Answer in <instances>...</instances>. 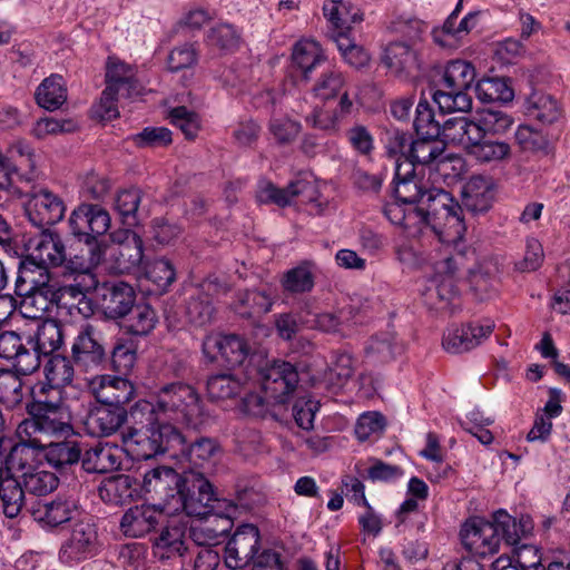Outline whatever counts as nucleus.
I'll return each instance as SVG.
<instances>
[{
  "mask_svg": "<svg viewBox=\"0 0 570 570\" xmlns=\"http://www.w3.org/2000/svg\"><path fill=\"white\" fill-rule=\"evenodd\" d=\"M32 514L45 527L57 528L79 514V504L72 497L59 494L50 501L38 503Z\"/></svg>",
  "mask_w": 570,
  "mask_h": 570,
  "instance_id": "25",
  "label": "nucleus"
},
{
  "mask_svg": "<svg viewBox=\"0 0 570 570\" xmlns=\"http://www.w3.org/2000/svg\"><path fill=\"white\" fill-rule=\"evenodd\" d=\"M121 463V450L115 444L98 443L82 452L81 468L88 473L116 471Z\"/></svg>",
  "mask_w": 570,
  "mask_h": 570,
  "instance_id": "33",
  "label": "nucleus"
},
{
  "mask_svg": "<svg viewBox=\"0 0 570 570\" xmlns=\"http://www.w3.org/2000/svg\"><path fill=\"white\" fill-rule=\"evenodd\" d=\"M314 188V185L308 179H295L291 181L285 188H278L276 185L268 180H261L256 190V199L261 204H275L279 207H286L292 204V200Z\"/></svg>",
  "mask_w": 570,
  "mask_h": 570,
  "instance_id": "32",
  "label": "nucleus"
},
{
  "mask_svg": "<svg viewBox=\"0 0 570 570\" xmlns=\"http://www.w3.org/2000/svg\"><path fill=\"white\" fill-rule=\"evenodd\" d=\"M89 390L97 403L112 407H126L136 393V387L129 380L108 374L92 377Z\"/></svg>",
  "mask_w": 570,
  "mask_h": 570,
  "instance_id": "18",
  "label": "nucleus"
},
{
  "mask_svg": "<svg viewBox=\"0 0 570 570\" xmlns=\"http://www.w3.org/2000/svg\"><path fill=\"white\" fill-rule=\"evenodd\" d=\"M462 213L463 208L458 203L456 209L450 206L421 224L431 227L442 243H456L466 230Z\"/></svg>",
  "mask_w": 570,
  "mask_h": 570,
  "instance_id": "31",
  "label": "nucleus"
},
{
  "mask_svg": "<svg viewBox=\"0 0 570 570\" xmlns=\"http://www.w3.org/2000/svg\"><path fill=\"white\" fill-rule=\"evenodd\" d=\"M184 483V471L177 473L169 466H157L145 472L141 489L151 500L171 511Z\"/></svg>",
  "mask_w": 570,
  "mask_h": 570,
  "instance_id": "12",
  "label": "nucleus"
},
{
  "mask_svg": "<svg viewBox=\"0 0 570 570\" xmlns=\"http://www.w3.org/2000/svg\"><path fill=\"white\" fill-rule=\"evenodd\" d=\"M36 100L47 110H56L67 100V89L61 76L51 75L37 88Z\"/></svg>",
  "mask_w": 570,
  "mask_h": 570,
  "instance_id": "52",
  "label": "nucleus"
},
{
  "mask_svg": "<svg viewBox=\"0 0 570 570\" xmlns=\"http://www.w3.org/2000/svg\"><path fill=\"white\" fill-rule=\"evenodd\" d=\"M220 501L216 498L213 485L200 471H184V483L171 511L184 510L187 515L206 518L219 515Z\"/></svg>",
  "mask_w": 570,
  "mask_h": 570,
  "instance_id": "5",
  "label": "nucleus"
},
{
  "mask_svg": "<svg viewBox=\"0 0 570 570\" xmlns=\"http://www.w3.org/2000/svg\"><path fill=\"white\" fill-rule=\"evenodd\" d=\"M31 444L14 445L8 455L4 454L6 475H12L21 481L27 474L36 471L39 464L36 461Z\"/></svg>",
  "mask_w": 570,
  "mask_h": 570,
  "instance_id": "47",
  "label": "nucleus"
},
{
  "mask_svg": "<svg viewBox=\"0 0 570 570\" xmlns=\"http://www.w3.org/2000/svg\"><path fill=\"white\" fill-rule=\"evenodd\" d=\"M218 451L219 446L214 439L199 438L187 445L183 436V443L177 445L176 455L173 458L179 460L183 471H200L206 476L214 465V459Z\"/></svg>",
  "mask_w": 570,
  "mask_h": 570,
  "instance_id": "21",
  "label": "nucleus"
},
{
  "mask_svg": "<svg viewBox=\"0 0 570 570\" xmlns=\"http://www.w3.org/2000/svg\"><path fill=\"white\" fill-rule=\"evenodd\" d=\"M135 298L134 288L125 282L107 283L101 287V307L108 318L125 317L135 304Z\"/></svg>",
  "mask_w": 570,
  "mask_h": 570,
  "instance_id": "30",
  "label": "nucleus"
},
{
  "mask_svg": "<svg viewBox=\"0 0 570 570\" xmlns=\"http://www.w3.org/2000/svg\"><path fill=\"white\" fill-rule=\"evenodd\" d=\"M28 256L49 268L61 266L66 262L67 252L58 234L42 232L41 235L33 240V247Z\"/></svg>",
  "mask_w": 570,
  "mask_h": 570,
  "instance_id": "38",
  "label": "nucleus"
},
{
  "mask_svg": "<svg viewBox=\"0 0 570 570\" xmlns=\"http://www.w3.org/2000/svg\"><path fill=\"white\" fill-rule=\"evenodd\" d=\"M500 265L497 259L485 258L469 271L471 291L480 301L491 298L498 293Z\"/></svg>",
  "mask_w": 570,
  "mask_h": 570,
  "instance_id": "35",
  "label": "nucleus"
},
{
  "mask_svg": "<svg viewBox=\"0 0 570 570\" xmlns=\"http://www.w3.org/2000/svg\"><path fill=\"white\" fill-rule=\"evenodd\" d=\"M98 281L94 273L88 271H79L75 274L71 283L58 284L55 282L48 298V304L72 306L71 301H78L83 305L79 311L83 316H89L92 312L90 302L86 297V293L97 287Z\"/></svg>",
  "mask_w": 570,
  "mask_h": 570,
  "instance_id": "15",
  "label": "nucleus"
},
{
  "mask_svg": "<svg viewBox=\"0 0 570 570\" xmlns=\"http://www.w3.org/2000/svg\"><path fill=\"white\" fill-rule=\"evenodd\" d=\"M352 308H343L338 312H323L314 315L311 326L324 333L338 334L347 337L352 334Z\"/></svg>",
  "mask_w": 570,
  "mask_h": 570,
  "instance_id": "45",
  "label": "nucleus"
},
{
  "mask_svg": "<svg viewBox=\"0 0 570 570\" xmlns=\"http://www.w3.org/2000/svg\"><path fill=\"white\" fill-rule=\"evenodd\" d=\"M264 392L277 403H284L299 382L296 366L286 361H273L258 370Z\"/></svg>",
  "mask_w": 570,
  "mask_h": 570,
  "instance_id": "11",
  "label": "nucleus"
},
{
  "mask_svg": "<svg viewBox=\"0 0 570 570\" xmlns=\"http://www.w3.org/2000/svg\"><path fill=\"white\" fill-rule=\"evenodd\" d=\"M445 145L438 138L419 137L412 140L407 149V156L404 161H411L413 168L415 165L429 166L432 164L443 163Z\"/></svg>",
  "mask_w": 570,
  "mask_h": 570,
  "instance_id": "41",
  "label": "nucleus"
},
{
  "mask_svg": "<svg viewBox=\"0 0 570 570\" xmlns=\"http://www.w3.org/2000/svg\"><path fill=\"white\" fill-rule=\"evenodd\" d=\"M474 80L475 69L470 62L452 60L434 82L432 98L443 112L469 111L472 107L469 91Z\"/></svg>",
  "mask_w": 570,
  "mask_h": 570,
  "instance_id": "3",
  "label": "nucleus"
},
{
  "mask_svg": "<svg viewBox=\"0 0 570 570\" xmlns=\"http://www.w3.org/2000/svg\"><path fill=\"white\" fill-rule=\"evenodd\" d=\"M450 206L454 209L458 208V202L450 193L441 188H429L425 193L424 204L415 207V217L421 224Z\"/></svg>",
  "mask_w": 570,
  "mask_h": 570,
  "instance_id": "57",
  "label": "nucleus"
},
{
  "mask_svg": "<svg viewBox=\"0 0 570 570\" xmlns=\"http://www.w3.org/2000/svg\"><path fill=\"white\" fill-rule=\"evenodd\" d=\"M259 531L253 524H242L225 548V561L232 569L245 567L258 552Z\"/></svg>",
  "mask_w": 570,
  "mask_h": 570,
  "instance_id": "24",
  "label": "nucleus"
},
{
  "mask_svg": "<svg viewBox=\"0 0 570 570\" xmlns=\"http://www.w3.org/2000/svg\"><path fill=\"white\" fill-rule=\"evenodd\" d=\"M68 224L71 235L86 246L80 271L107 269L110 244L104 236L111 226L108 210L98 204H81L71 212Z\"/></svg>",
  "mask_w": 570,
  "mask_h": 570,
  "instance_id": "1",
  "label": "nucleus"
},
{
  "mask_svg": "<svg viewBox=\"0 0 570 570\" xmlns=\"http://www.w3.org/2000/svg\"><path fill=\"white\" fill-rule=\"evenodd\" d=\"M394 193L396 200L402 204H424L426 188L422 178H419L411 161L396 164L394 177Z\"/></svg>",
  "mask_w": 570,
  "mask_h": 570,
  "instance_id": "26",
  "label": "nucleus"
},
{
  "mask_svg": "<svg viewBox=\"0 0 570 570\" xmlns=\"http://www.w3.org/2000/svg\"><path fill=\"white\" fill-rule=\"evenodd\" d=\"M460 537L463 547L472 554L487 557L499 551L501 537L493 520L470 519L462 525Z\"/></svg>",
  "mask_w": 570,
  "mask_h": 570,
  "instance_id": "14",
  "label": "nucleus"
},
{
  "mask_svg": "<svg viewBox=\"0 0 570 570\" xmlns=\"http://www.w3.org/2000/svg\"><path fill=\"white\" fill-rule=\"evenodd\" d=\"M462 267V254L452 255L436 263L434 275L426 279L421 292L423 303L430 309H445L458 296L456 282Z\"/></svg>",
  "mask_w": 570,
  "mask_h": 570,
  "instance_id": "6",
  "label": "nucleus"
},
{
  "mask_svg": "<svg viewBox=\"0 0 570 570\" xmlns=\"http://www.w3.org/2000/svg\"><path fill=\"white\" fill-rule=\"evenodd\" d=\"M346 79L343 72L330 69L321 73L312 87V94L321 100L340 97L345 90Z\"/></svg>",
  "mask_w": 570,
  "mask_h": 570,
  "instance_id": "59",
  "label": "nucleus"
},
{
  "mask_svg": "<svg viewBox=\"0 0 570 570\" xmlns=\"http://www.w3.org/2000/svg\"><path fill=\"white\" fill-rule=\"evenodd\" d=\"M47 462L58 471L77 465L82 460V449L76 441L45 442Z\"/></svg>",
  "mask_w": 570,
  "mask_h": 570,
  "instance_id": "42",
  "label": "nucleus"
},
{
  "mask_svg": "<svg viewBox=\"0 0 570 570\" xmlns=\"http://www.w3.org/2000/svg\"><path fill=\"white\" fill-rule=\"evenodd\" d=\"M316 265L312 261H303L297 266L286 271L281 279L284 292L289 294H306L315 285Z\"/></svg>",
  "mask_w": 570,
  "mask_h": 570,
  "instance_id": "43",
  "label": "nucleus"
},
{
  "mask_svg": "<svg viewBox=\"0 0 570 570\" xmlns=\"http://www.w3.org/2000/svg\"><path fill=\"white\" fill-rule=\"evenodd\" d=\"M33 169V153L29 145L18 141L8 149V155L0 153V190L7 189L12 181V175L18 174L19 168Z\"/></svg>",
  "mask_w": 570,
  "mask_h": 570,
  "instance_id": "37",
  "label": "nucleus"
},
{
  "mask_svg": "<svg viewBox=\"0 0 570 570\" xmlns=\"http://www.w3.org/2000/svg\"><path fill=\"white\" fill-rule=\"evenodd\" d=\"M324 16L332 24L340 29H350L353 23L362 21L358 10H353L350 2L344 0H328L323 6Z\"/></svg>",
  "mask_w": 570,
  "mask_h": 570,
  "instance_id": "60",
  "label": "nucleus"
},
{
  "mask_svg": "<svg viewBox=\"0 0 570 570\" xmlns=\"http://www.w3.org/2000/svg\"><path fill=\"white\" fill-rule=\"evenodd\" d=\"M122 442L134 458L148 460L166 452H170L171 456L176 455L177 445L183 443V434L178 428H173V433H165L163 428L131 426L122 433Z\"/></svg>",
  "mask_w": 570,
  "mask_h": 570,
  "instance_id": "7",
  "label": "nucleus"
},
{
  "mask_svg": "<svg viewBox=\"0 0 570 570\" xmlns=\"http://www.w3.org/2000/svg\"><path fill=\"white\" fill-rule=\"evenodd\" d=\"M228 287L218 277H208L198 287L196 294L189 297L186 305V317L195 326H204L212 322L215 308L212 297L226 294Z\"/></svg>",
  "mask_w": 570,
  "mask_h": 570,
  "instance_id": "17",
  "label": "nucleus"
},
{
  "mask_svg": "<svg viewBox=\"0 0 570 570\" xmlns=\"http://www.w3.org/2000/svg\"><path fill=\"white\" fill-rule=\"evenodd\" d=\"M110 248L107 271L114 274H131L139 271L144 259V242L129 228L117 229L109 235Z\"/></svg>",
  "mask_w": 570,
  "mask_h": 570,
  "instance_id": "9",
  "label": "nucleus"
},
{
  "mask_svg": "<svg viewBox=\"0 0 570 570\" xmlns=\"http://www.w3.org/2000/svg\"><path fill=\"white\" fill-rule=\"evenodd\" d=\"M75 362L63 355H52L45 365L47 382L63 389L70 385L75 376Z\"/></svg>",
  "mask_w": 570,
  "mask_h": 570,
  "instance_id": "61",
  "label": "nucleus"
},
{
  "mask_svg": "<svg viewBox=\"0 0 570 570\" xmlns=\"http://www.w3.org/2000/svg\"><path fill=\"white\" fill-rule=\"evenodd\" d=\"M444 137L452 142L461 145L468 153V147L474 139H478L480 129L475 125V120L466 117H456L446 120L441 128Z\"/></svg>",
  "mask_w": 570,
  "mask_h": 570,
  "instance_id": "53",
  "label": "nucleus"
},
{
  "mask_svg": "<svg viewBox=\"0 0 570 570\" xmlns=\"http://www.w3.org/2000/svg\"><path fill=\"white\" fill-rule=\"evenodd\" d=\"M105 78L106 95L117 91L120 92V97L131 98L140 91L134 68L115 57H109L107 60Z\"/></svg>",
  "mask_w": 570,
  "mask_h": 570,
  "instance_id": "34",
  "label": "nucleus"
},
{
  "mask_svg": "<svg viewBox=\"0 0 570 570\" xmlns=\"http://www.w3.org/2000/svg\"><path fill=\"white\" fill-rule=\"evenodd\" d=\"M466 155L479 165L495 167L511 160L512 147L504 140L491 139L479 132L478 139L468 147Z\"/></svg>",
  "mask_w": 570,
  "mask_h": 570,
  "instance_id": "29",
  "label": "nucleus"
},
{
  "mask_svg": "<svg viewBox=\"0 0 570 570\" xmlns=\"http://www.w3.org/2000/svg\"><path fill=\"white\" fill-rule=\"evenodd\" d=\"M55 282L46 265L27 256L20 261L14 283V293L22 298V306L33 305L40 299L38 308L45 312L48 308V298Z\"/></svg>",
  "mask_w": 570,
  "mask_h": 570,
  "instance_id": "8",
  "label": "nucleus"
},
{
  "mask_svg": "<svg viewBox=\"0 0 570 570\" xmlns=\"http://www.w3.org/2000/svg\"><path fill=\"white\" fill-rule=\"evenodd\" d=\"M250 391V380L242 372L219 373L207 381V392L213 400H228Z\"/></svg>",
  "mask_w": 570,
  "mask_h": 570,
  "instance_id": "39",
  "label": "nucleus"
},
{
  "mask_svg": "<svg viewBox=\"0 0 570 570\" xmlns=\"http://www.w3.org/2000/svg\"><path fill=\"white\" fill-rule=\"evenodd\" d=\"M164 521L165 514L161 510L156 509L155 505L141 504L125 512L120 521V529L125 535L138 538L149 533Z\"/></svg>",
  "mask_w": 570,
  "mask_h": 570,
  "instance_id": "28",
  "label": "nucleus"
},
{
  "mask_svg": "<svg viewBox=\"0 0 570 570\" xmlns=\"http://www.w3.org/2000/svg\"><path fill=\"white\" fill-rule=\"evenodd\" d=\"M20 482L26 492L39 497L52 492L58 487V478L56 474L43 470L40 465L36 471L27 474Z\"/></svg>",
  "mask_w": 570,
  "mask_h": 570,
  "instance_id": "64",
  "label": "nucleus"
},
{
  "mask_svg": "<svg viewBox=\"0 0 570 570\" xmlns=\"http://www.w3.org/2000/svg\"><path fill=\"white\" fill-rule=\"evenodd\" d=\"M493 330V321L470 322L449 330L443 336L442 345L449 353L461 354L479 346L492 334Z\"/></svg>",
  "mask_w": 570,
  "mask_h": 570,
  "instance_id": "19",
  "label": "nucleus"
},
{
  "mask_svg": "<svg viewBox=\"0 0 570 570\" xmlns=\"http://www.w3.org/2000/svg\"><path fill=\"white\" fill-rule=\"evenodd\" d=\"M493 200V185L490 178L476 175L472 176L462 190L463 207L473 213L487 212Z\"/></svg>",
  "mask_w": 570,
  "mask_h": 570,
  "instance_id": "36",
  "label": "nucleus"
},
{
  "mask_svg": "<svg viewBox=\"0 0 570 570\" xmlns=\"http://www.w3.org/2000/svg\"><path fill=\"white\" fill-rule=\"evenodd\" d=\"M354 374V361L351 354L337 352L332 365L325 372L324 381L332 392L341 390Z\"/></svg>",
  "mask_w": 570,
  "mask_h": 570,
  "instance_id": "58",
  "label": "nucleus"
},
{
  "mask_svg": "<svg viewBox=\"0 0 570 570\" xmlns=\"http://www.w3.org/2000/svg\"><path fill=\"white\" fill-rule=\"evenodd\" d=\"M24 397L22 380L12 371L0 370V403L16 409Z\"/></svg>",
  "mask_w": 570,
  "mask_h": 570,
  "instance_id": "63",
  "label": "nucleus"
},
{
  "mask_svg": "<svg viewBox=\"0 0 570 570\" xmlns=\"http://www.w3.org/2000/svg\"><path fill=\"white\" fill-rule=\"evenodd\" d=\"M383 62L394 72H403L416 66V53L412 45L403 41L390 42L382 57Z\"/></svg>",
  "mask_w": 570,
  "mask_h": 570,
  "instance_id": "54",
  "label": "nucleus"
},
{
  "mask_svg": "<svg viewBox=\"0 0 570 570\" xmlns=\"http://www.w3.org/2000/svg\"><path fill=\"white\" fill-rule=\"evenodd\" d=\"M26 491L20 480L6 475L0 483V502L3 514L9 519L17 518L26 503Z\"/></svg>",
  "mask_w": 570,
  "mask_h": 570,
  "instance_id": "50",
  "label": "nucleus"
},
{
  "mask_svg": "<svg viewBox=\"0 0 570 570\" xmlns=\"http://www.w3.org/2000/svg\"><path fill=\"white\" fill-rule=\"evenodd\" d=\"M98 548L96 525L82 520L72 527L70 535L61 544L59 559L66 564L78 563L96 556Z\"/></svg>",
  "mask_w": 570,
  "mask_h": 570,
  "instance_id": "13",
  "label": "nucleus"
},
{
  "mask_svg": "<svg viewBox=\"0 0 570 570\" xmlns=\"http://www.w3.org/2000/svg\"><path fill=\"white\" fill-rule=\"evenodd\" d=\"M513 124L511 116L502 110L483 108L475 120L481 136L504 134Z\"/></svg>",
  "mask_w": 570,
  "mask_h": 570,
  "instance_id": "62",
  "label": "nucleus"
},
{
  "mask_svg": "<svg viewBox=\"0 0 570 570\" xmlns=\"http://www.w3.org/2000/svg\"><path fill=\"white\" fill-rule=\"evenodd\" d=\"M0 357L12 362L17 372L29 375L40 366L35 348L16 332L0 334Z\"/></svg>",
  "mask_w": 570,
  "mask_h": 570,
  "instance_id": "22",
  "label": "nucleus"
},
{
  "mask_svg": "<svg viewBox=\"0 0 570 570\" xmlns=\"http://www.w3.org/2000/svg\"><path fill=\"white\" fill-rule=\"evenodd\" d=\"M155 393L158 399V410L170 428L184 424L198 429L204 423V405L194 386L183 382H173L164 384Z\"/></svg>",
  "mask_w": 570,
  "mask_h": 570,
  "instance_id": "2",
  "label": "nucleus"
},
{
  "mask_svg": "<svg viewBox=\"0 0 570 570\" xmlns=\"http://www.w3.org/2000/svg\"><path fill=\"white\" fill-rule=\"evenodd\" d=\"M62 343V328L56 321L43 322L38 326L35 336H28V344L36 350L38 361H40L41 355L48 356L60 348Z\"/></svg>",
  "mask_w": 570,
  "mask_h": 570,
  "instance_id": "44",
  "label": "nucleus"
},
{
  "mask_svg": "<svg viewBox=\"0 0 570 570\" xmlns=\"http://www.w3.org/2000/svg\"><path fill=\"white\" fill-rule=\"evenodd\" d=\"M514 141L521 153L544 156L550 151V140L547 134L531 125L518 126Z\"/></svg>",
  "mask_w": 570,
  "mask_h": 570,
  "instance_id": "51",
  "label": "nucleus"
},
{
  "mask_svg": "<svg viewBox=\"0 0 570 570\" xmlns=\"http://www.w3.org/2000/svg\"><path fill=\"white\" fill-rule=\"evenodd\" d=\"M187 523L177 518L167 520L158 535L154 538L155 556L159 559H170L183 556L187 550Z\"/></svg>",
  "mask_w": 570,
  "mask_h": 570,
  "instance_id": "27",
  "label": "nucleus"
},
{
  "mask_svg": "<svg viewBox=\"0 0 570 570\" xmlns=\"http://www.w3.org/2000/svg\"><path fill=\"white\" fill-rule=\"evenodd\" d=\"M122 320L121 327L127 333L136 336L148 335L158 321L156 312L148 304H134Z\"/></svg>",
  "mask_w": 570,
  "mask_h": 570,
  "instance_id": "49",
  "label": "nucleus"
},
{
  "mask_svg": "<svg viewBox=\"0 0 570 570\" xmlns=\"http://www.w3.org/2000/svg\"><path fill=\"white\" fill-rule=\"evenodd\" d=\"M293 63L301 70L304 79H309L311 72L326 60L318 42L312 39H302L293 48Z\"/></svg>",
  "mask_w": 570,
  "mask_h": 570,
  "instance_id": "46",
  "label": "nucleus"
},
{
  "mask_svg": "<svg viewBox=\"0 0 570 570\" xmlns=\"http://www.w3.org/2000/svg\"><path fill=\"white\" fill-rule=\"evenodd\" d=\"M28 417L18 425V434L33 448L45 446L52 438L68 436L73 432L68 405L41 404L27 410Z\"/></svg>",
  "mask_w": 570,
  "mask_h": 570,
  "instance_id": "4",
  "label": "nucleus"
},
{
  "mask_svg": "<svg viewBox=\"0 0 570 570\" xmlns=\"http://www.w3.org/2000/svg\"><path fill=\"white\" fill-rule=\"evenodd\" d=\"M24 209L29 220L37 227L59 223L66 213L63 200L52 191L42 188L27 194Z\"/></svg>",
  "mask_w": 570,
  "mask_h": 570,
  "instance_id": "16",
  "label": "nucleus"
},
{
  "mask_svg": "<svg viewBox=\"0 0 570 570\" xmlns=\"http://www.w3.org/2000/svg\"><path fill=\"white\" fill-rule=\"evenodd\" d=\"M75 365L86 373L100 372L108 362L102 333L91 324L82 325L71 346Z\"/></svg>",
  "mask_w": 570,
  "mask_h": 570,
  "instance_id": "10",
  "label": "nucleus"
},
{
  "mask_svg": "<svg viewBox=\"0 0 570 570\" xmlns=\"http://www.w3.org/2000/svg\"><path fill=\"white\" fill-rule=\"evenodd\" d=\"M128 420L126 407H112L97 403L89 407L83 426L87 434L105 438L116 434Z\"/></svg>",
  "mask_w": 570,
  "mask_h": 570,
  "instance_id": "23",
  "label": "nucleus"
},
{
  "mask_svg": "<svg viewBox=\"0 0 570 570\" xmlns=\"http://www.w3.org/2000/svg\"><path fill=\"white\" fill-rule=\"evenodd\" d=\"M203 354L209 362L220 357L230 366L242 365L248 355L246 342L237 335L208 334L203 341Z\"/></svg>",
  "mask_w": 570,
  "mask_h": 570,
  "instance_id": "20",
  "label": "nucleus"
},
{
  "mask_svg": "<svg viewBox=\"0 0 570 570\" xmlns=\"http://www.w3.org/2000/svg\"><path fill=\"white\" fill-rule=\"evenodd\" d=\"M527 115L542 124H552L559 119L561 111L557 100L547 94L532 92L525 105Z\"/></svg>",
  "mask_w": 570,
  "mask_h": 570,
  "instance_id": "56",
  "label": "nucleus"
},
{
  "mask_svg": "<svg viewBox=\"0 0 570 570\" xmlns=\"http://www.w3.org/2000/svg\"><path fill=\"white\" fill-rule=\"evenodd\" d=\"M128 411V419L136 425H141L140 429L147 428H163L166 433H173V428L166 424L164 415L158 410V399L156 393L151 394L150 399H140L136 401Z\"/></svg>",
  "mask_w": 570,
  "mask_h": 570,
  "instance_id": "40",
  "label": "nucleus"
},
{
  "mask_svg": "<svg viewBox=\"0 0 570 570\" xmlns=\"http://www.w3.org/2000/svg\"><path fill=\"white\" fill-rule=\"evenodd\" d=\"M492 519L501 539H504L511 546H517L521 538L532 530V523L528 517L517 520L504 510L494 512Z\"/></svg>",
  "mask_w": 570,
  "mask_h": 570,
  "instance_id": "48",
  "label": "nucleus"
},
{
  "mask_svg": "<svg viewBox=\"0 0 570 570\" xmlns=\"http://www.w3.org/2000/svg\"><path fill=\"white\" fill-rule=\"evenodd\" d=\"M132 478L118 474L104 481L99 488V497L107 503L120 505L134 497Z\"/></svg>",
  "mask_w": 570,
  "mask_h": 570,
  "instance_id": "55",
  "label": "nucleus"
}]
</instances>
